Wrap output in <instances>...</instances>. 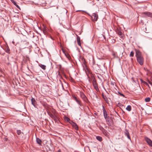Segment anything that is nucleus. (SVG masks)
<instances>
[{
	"label": "nucleus",
	"mask_w": 152,
	"mask_h": 152,
	"mask_svg": "<svg viewBox=\"0 0 152 152\" xmlns=\"http://www.w3.org/2000/svg\"><path fill=\"white\" fill-rule=\"evenodd\" d=\"M136 54L138 62L141 65H142L143 64L144 59L141 55V52L139 50H136Z\"/></svg>",
	"instance_id": "1"
},
{
	"label": "nucleus",
	"mask_w": 152,
	"mask_h": 152,
	"mask_svg": "<svg viewBox=\"0 0 152 152\" xmlns=\"http://www.w3.org/2000/svg\"><path fill=\"white\" fill-rule=\"evenodd\" d=\"M145 140L148 144L150 146L152 147V141L150 139L147 137H145Z\"/></svg>",
	"instance_id": "2"
},
{
	"label": "nucleus",
	"mask_w": 152,
	"mask_h": 152,
	"mask_svg": "<svg viewBox=\"0 0 152 152\" xmlns=\"http://www.w3.org/2000/svg\"><path fill=\"white\" fill-rule=\"evenodd\" d=\"M93 85L94 87L95 90L97 91H98L99 90V89L98 87L97 84L96 83V80H95L94 79L93 80Z\"/></svg>",
	"instance_id": "3"
},
{
	"label": "nucleus",
	"mask_w": 152,
	"mask_h": 152,
	"mask_svg": "<svg viewBox=\"0 0 152 152\" xmlns=\"http://www.w3.org/2000/svg\"><path fill=\"white\" fill-rule=\"evenodd\" d=\"M102 107H103V114H104V118L105 119H106L107 118H108V117H109V116H108V115H107V113L104 108V106H103Z\"/></svg>",
	"instance_id": "4"
},
{
	"label": "nucleus",
	"mask_w": 152,
	"mask_h": 152,
	"mask_svg": "<svg viewBox=\"0 0 152 152\" xmlns=\"http://www.w3.org/2000/svg\"><path fill=\"white\" fill-rule=\"evenodd\" d=\"M70 123L72 125V126L75 128L76 130H77L78 129V126L75 123H74L72 121H71L70 122Z\"/></svg>",
	"instance_id": "5"
},
{
	"label": "nucleus",
	"mask_w": 152,
	"mask_h": 152,
	"mask_svg": "<svg viewBox=\"0 0 152 152\" xmlns=\"http://www.w3.org/2000/svg\"><path fill=\"white\" fill-rule=\"evenodd\" d=\"M76 35L77 44L79 46H81V44L80 42V37L79 36H78L77 35Z\"/></svg>",
	"instance_id": "6"
},
{
	"label": "nucleus",
	"mask_w": 152,
	"mask_h": 152,
	"mask_svg": "<svg viewBox=\"0 0 152 152\" xmlns=\"http://www.w3.org/2000/svg\"><path fill=\"white\" fill-rule=\"evenodd\" d=\"M125 135H126L127 137L130 140H131L130 138V136H129V132L126 129L125 130Z\"/></svg>",
	"instance_id": "7"
},
{
	"label": "nucleus",
	"mask_w": 152,
	"mask_h": 152,
	"mask_svg": "<svg viewBox=\"0 0 152 152\" xmlns=\"http://www.w3.org/2000/svg\"><path fill=\"white\" fill-rule=\"evenodd\" d=\"M144 14L147 16L150 17V18H152V13L149 12H145Z\"/></svg>",
	"instance_id": "8"
},
{
	"label": "nucleus",
	"mask_w": 152,
	"mask_h": 152,
	"mask_svg": "<svg viewBox=\"0 0 152 152\" xmlns=\"http://www.w3.org/2000/svg\"><path fill=\"white\" fill-rule=\"evenodd\" d=\"M92 17V18H94V19H97L98 18V15L97 14L94 13L93 14Z\"/></svg>",
	"instance_id": "9"
},
{
	"label": "nucleus",
	"mask_w": 152,
	"mask_h": 152,
	"mask_svg": "<svg viewBox=\"0 0 152 152\" xmlns=\"http://www.w3.org/2000/svg\"><path fill=\"white\" fill-rule=\"evenodd\" d=\"M18 8L20 9L19 6L17 4L14 0H10Z\"/></svg>",
	"instance_id": "10"
},
{
	"label": "nucleus",
	"mask_w": 152,
	"mask_h": 152,
	"mask_svg": "<svg viewBox=\"0 0 152 152\" xmlns=\"http://www.w3.org/2000/svg\"><path fill=\"white\" fill-rule=\"evenodd\" d=\"M36 141L38 144L41 145L42 143L41 140L38 138H36Z\"/></svg>",
	"instance_id": "11"
},
{
	"label": "nucleus",
	"mask_w": 152,
	"mask_h": 152,
	"mask_svg": "<svg viewBox=\"0 0 152 152\" xmlns=\"http://www.w3.org/2000/svg\"><path fill=\"white\" fill-rule=\"evenodd\" d=\"M31 104L32 105H33L34 106H35V104L36 101L35 99L33 98H32L31 100Z\"/></svg>",
	"instance_id": "12"
},
{
	"label": "nucleus",
	"mask_w": 152,
	"mask_h": 152,
	"mask_svg": "<svg viewBox=\"0 0 152 152\" xmlns=\"http://www.w3.org/2000/svg\"><path fill=\"white\" fill-rule=\"evenodd\" d=\"M39 66L42 69L44 70H45L46 69V66L45 65L42 64H39Z\"/></svg>",
	"instance_id": "13"
},
{
	"label": "nucleus",
	"mask_w": 152,
	"mask_h": 152,
	"mask_svg": "<svg viewBox=\"0 0 152 152\" xmlns=\"http://www.w3.org/2000/svg\"><path fill=\"white\" fill-rule=\"evenodd\" d=\"M80 95L82 99H84L86 97L84 94L83 92H80Z\"/></svg>",
	"instance_id": "14"
},
{
	"label": "nucleus",
	"mask_w": 152,
	"mask_h": 152,
	"mask_svg": "<svg viewBox=\"0 0 152 152\" xmlns=\"http://www.w3.org/2000/svg\"><path fill=\"white\" fill-rule=\"evenodd\" d=\"M126 110L129 111H130L131 110V107L130 105H128L126 108Z\"/></svg>",
	"instance_id": "15"
},
{
	"label": "nucleus",
	"mask_w": 152,
	"mask_h": 152,
	"mask_svg": "<svg viewBox=\"0 0 152 152\" xmlns=\"http://www.w3.org/2000/svg\"><path fill=\"white\" fill-rule=\"evenodd\" d=\"M96 138L97 140L99 141H101L102 140V137L99 136H97L96 137Z\"/></svg>",
	"instance_id": "16"
},
{
	"label": "nucleus",
	"mask_w": 152,
	"mask_h": 152,
	"mask_svg": "<svg viewBox=\"0 0 152 152\" xmlns=\"http://www.w3.org/2000/svg\"><path fill=\"white\" fill-rule=\"evenodd\" d=\"M76 102H77L80 106H82V104L81 103V101H80V100L78 99Z\"/></svg>",
	"instance_id": "17"
},
{
	"label": "nucleus",
	"mask_w": 152,
	"mask_h": 152,
	"mask_svg": "<svg viewBox=\"0 0 152 152\" xmlns=\"http://www.w3.org/2000/svg\"><path fill=\"white\" fill-rule=\"evenodd\" d=\"M145 101L146 102H148L150 101L151 98L150 97H147L145 99Z\"/></svg>",
	"instance_id": "18"
},
{
	"label": "nucleus",
	"mask_w": 152,
	"mask_h": 152,
	"mask_svg": "<svg viewBox=\"0 0 152 152\" xmlns=\"http://www.w3.org/2000/svg\"><path fill=\"white\" fill-rule=\"evenodd\" d=\"M117 32L119 35L121 36L122 35V33L121 31V30H120L118 29L117 31Z\"/></svg>",
	"instance_id": "19"
},
{
	"label": "nucleus",
	"mask_w": 152,
	"mask_h": 152,
	"mask_svg": "<svg viewBox=\"0 0 152 152\" xmlns=\"http://www.w3.org/2000/svg\"><path fill=\"white\" fill-rule=\"evenodd\" d=\"M106 120V121L107 122V124L108 125H110V119L109 118V117L107 118L106 119H105Z\"/></svg>",
	"instance_id": "20"
},
{
	"label": "nucleus",
	"mask_w": 152,
	"mask_h": 152,
	"mask_svg": "<svg viewBox=\"0 0 152 152\" xmlns=\"http://www.w3.org/2000/svg\"><path fill=\"white\" fill-rule=\"evenodd\" d=\"M43 26H44V28L43 29V33L45 34H46L47 32L46 31V29L45 28V26H44V25H43Z\"/></svg>",
	"instance_id": "21"
},
{
	"label": "nucleus",
	"mask_w": 152,
	"mask_h": 152,
	"mask_svg": "<svg viewBox=\"0 0 152 152\" xmlns=\"http://www.w3.org/2000/svg\"><path fill=\"white\" fill-rule=\"evenodd\" d=\"M134 55V53L133 51H132L129 55L130 57H133Z\"/></svg>",
	"instance_id": "22"
},
{
	"label": "nucleus",
	"mask_w": 152,
	"mask_h": 152,
	"mask_svg": "<svg viewBox=\"0 0 152 152\" xmlns=\"http://www.w3.org/2000/svg\"><path fill=\"white\" fill-rule=\"evenodd\" d=\"M17 133L18 135H20L21 133V132L20 130H17Z\"/></svg>",
	"instance_id": "23"
},
{
	"label": "nucleus",
	"mask_w": 152,
	"mask_h": 152,
	"mask_svg": "<svg viewBox=\"0 0 152 152\" xmlns=\"http://www.w3.org/2000/svg\"><path fill=\"white\" fill-rule=\"evenodd\" d=\"M83 99V100L85 102H88V99H87V98L86 97L85 98H84V99Z\"/></svg>",
	"instance_id": "24"
},
{
	"label": "nucleus",
	"mask_w": 152,
	"mask_h": 152,
	"mask_svg": "<svg viewBox=\"0 0 152 152\" xmlns=\"http://www.w3.org/2000/svg\"><path fill=\"white\" fill-rule=\"evenodd\" d=\"M112 55L113 56V58H115L116 57V53L115 52H113L112 53Z\"/></svg>",
	"instance_id": "25"
},
{
	"label": "nucleus",
	"mask_w": 152,
	"mask_h": 152,
	"mask_svg": "<svg viewBox=\"0 0 152 152\" xmlns=\"http://www.w3.org/2000/svg\"><path fill=\"white\" fill-rule=\"evenodd\" d=\"M140 81L141 83H143L145 84H147V83L145 82L144 81L142 80L141 79Z\"/></svg>",
	"instance_id": "26"
},
{
	"label": "nucleus",
	"mask_w": 152,
	"mask_h": 152,
	"mask_svg": "<svg viewBox=\"0 0 152 152\" xmlns=\"http://www.w3.org/2000/svg\"><path fill=\"white\" fill-rule=\"evenodd\" d=\"M65 55H66V57L69 60L70 59V56L69 54H65Z\"/></svg>",
	"instance_id": "27"
},
{
	"label": "nucleus",
	"mask_w": 152,
	"mask_h": 152,
	"mask_svg": "<svg viewBox=\"0 0 152 152\" xmlns=\"http://www.w3.org/2000/svg\"><path fill=\"white\" fill-rule=\"evenodd\" d=\"M69 120H70V119H69V118H68V117H66L65 118V121L68 122Z\"/></svg>",
	"instance_id": "28"
},
{
	"label": "nucleus",
	"mask_w": 152,
	"mask_h": 152,
	"mask_svg": "<svg viewBox=\"0 0 152 152\" xmlns=\"http://www.w3.org/2000/svg\"><path fill=\"white\" fill-rule=\"evenodd\" d=\"M118 93L120 95V96H123V97H124V95L122 93H121L119 92H118Z\"/></svg>",
	"instance_id": "29"
},
{
	"label": "nucleus",
	"mask_w": 152,
	"mask_h": 152,
	"mask_svg": "<svg viewBox=\"0 0 152 152\" xmlns=\"http://www.w3.org/2000/svg\"><path fill=\"white\" fill-rule=\"evenodd\" d=\"M74 100L76 101L78 99L75 96H73Z\"/></svg>",
	"instance_id": "30"
},
{
	"label": "nucleus",
	"mask_w": 152,
	"mask_h": 152,
	"mask_svg": "<svg viewBox=\"0 0 152 152\" xmlns=\"http://www.w3.org/2000/svg\"><path fill=\"white\" fill-rule=\"evenodd\" d=\"M115 84V83L113 82H111L110 83V85L112 86H114Z\"/></svg>",
	"instance_id": "31"
},
{
	"label": "nucleus",
	"mask_w": 152,
	"mask_h": 152,
	"mask_svg": "<svg viewBox=\"0 0 152 152\" xmlns=\"http://www.w3.org/2000/svg\"><path fill=\"white\" fill-rule=\"evenodd\" d=\"M7 139H8L7 137H5L4 138V141H6L7 140Z\"/></svg>",
	"instance_id": "32"
},
{
	"label": "nucleus",
	"mask_w": 152,
	"mask_h": 152,
	"mask_svg": "<svg viewBox=\"0 0 152 152\" xmlns=\"http://www.w3.org/2000/svg\"><path fill=\"white\" fill-rule=\"evenodd\" d=\"M149 83L152 86V82L150 81H148Z\"/></svg>",
	"instance_id": "33"
},
{
	"label": "nucleus",
	"mask_w": 152,
	"mask_h": 152,
	"mask_svg": "<svg viewBox=\"0 0 152 152\" xmlns=\"http://www.w3.org/2000/svg\"><path fill=\"white\" fill-rule=\"evenodd\" d=\"M143 20H141V23H142V24H144V23L143 22Z\"/></svg>",
	"instance_id": "34"
},
{
	"label": "nucleus",
	"mask_w": 152,
	"mask_h": 152,
	"mask_svg": "<svg viewBox=\"0 0 152 152\" xmlns=\"http://www.w3.org/2000/svg\"><path fill=\"white\" fill-rule=\"evenodd\" d=\"M7 52L8 53H10V50H8L7 51Z\"/></svg>",
	"instance_id": "35"
},
{
	"label": "nucleus",
	"mask_w": 152,
	"mask_h": 152,
	"mask_svg": "<svg viewBox=\"0 0 152 152\" xmlns=\"http://www.w3.org/2000/svg\"><path fill=\"white\" fill-rule=\"evenodd\" d=\"M58 152H61V151L60 149L58 150Z\"/></svg>",
	"instance_id": "36"
},
{
	"label": "nucleus",
	"mask_w": 152,
	"mask_h": 152,
	"mask_svg": "<svg viewBox=\"0 0 152 152\" xmlns=\"http://www.w3.org/2000/svg\"><path fill=\"white\" fill-rule=\"evenodd\" d=\"M146 85H147V86H148V87H149V88H150V86H149L148 84V83H147V84H146Z\"/></svg>",
	"instance_id": "37"
},
{
	"label": "nucleus",
	"mask_w": 152,
	"mask_h": 152,
	"mask_svg": "<svg viewBox=\"0 0 152 152\" xmlns=\"http://www.w3.org/2000/svg\"><path fill=\"white\" fill-rule=\"evenodd\" d=\"M51 117L52 118L53 117H54V115H51Z\"/></svg>",
	"instance_id": "38"
},
{
	"label": "nucleus",
	"mask_w": 152,
	"mask_h": 152,
	"mask_svg": "<svg viewBox=\"0 0 152 152\" xmlns=\"http://www.w3.org/2000/svg\"><path fill=\"white\" fill-rule=\"evenodd\" d=\"M144 69H145V70H148L146 68H144Z\"/></svg>",
	"instance_id": "39"
},
{
	"label": "nucleus",
	"mask_w": 152,
	"mask_h": 152,
	"mask_svg": "<svg viewBox=\"0 0 152 152\" xmlns=\"http://www.w3.org/2000/svg\"><path fill=\"white\" fill-rule=\"evenodd\" d=\"M95 20L94 21H96L97 20V19H96V20Z\"/></svg>",
	"instance_id": "40"
},
{
	"label": "nucleus",
	"mask_w": 152,
	"mask_h": 152,
	"mask_svg": "<svg viewBox=\"0 0 152 152\" xmlns=\"http://www.w3.org/2000/svg\"><path fill=\"white\" fill-rule=\"evenodd\" d=\"M62 51L64 53V50H62Z\"/></svg>",
	"instance_id": "41"
},
{
	"label": "nucleus",
	"mask_w": 152,
	"mask_h": 152,
	"mask_svg": "<svg viewBox=\"0 0 152 152\" xmlns=\"http://www.w3.org/2000/svg\"><path fill=\"white\" fill-rule=\"evenodd\" d=\"M4 16H3V17H2V18L4 19Z\"/></svg>",
	"instance_id": "42"
},
{
	"label": "nucleus",
	"mask_w": 152,
	"mask_h": 152,
	"mask_svg": "<svg viewBox=\"0 0 152 152\" xmlns=\"http://www.w3.org/2000/svg\"><path fill=\"white\" fill-rule=\"evenodd\" d=\"M105 97H106V96H105V97H103V98H104V99H105Z\"/></svg>",
	"instance_id": "43"
},
{
	"label": "nucleus",
	"mask_w": 152,
	"mask_h": 152,
	"mask_svg": "<svg viewBox=\"0 0 152 152\" xmlns=\"http://www.w3.org/2000/svg\"><path fill=\"white\" fill-rule=\"evenodd\" d=\"M105 97H106V96H105V97H103V98H104V99H105Z\"/></svg>",
	"instance_id": "44"
},
{
	"label": "nucleus",
	"mask_w": 152,
	"mask_h": 152,
	"mask_svg": "<svg viewBox=\"0 0 152 152\" xmlns=\"http://www.w3.org/2000/svg\"><path fill=\"white\" fill-rule=\"evenodd\" d=\"M105 97H106V96H105V97H103V98H104V99H105Z\"/></svg>",
	"instance_id": "45"
}]
</instances>
